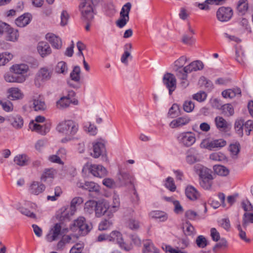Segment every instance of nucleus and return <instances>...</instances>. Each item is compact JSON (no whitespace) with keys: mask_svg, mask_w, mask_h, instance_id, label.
<instances>
[{"mask_svg":"<svg viewBox=\"0 0 253 253\" xmlns=\"http://www.w3.org/2000/svg\"><path fill=\"white\" fill-rule=\"evenodd\" d=\"M204 67L203 63L200 60H196L192 62L187 66L182 69H179L176 73L177 80L180 86L185 88L189 85L187 80V74L193 71L202 70Z\"/></svg>","mask_w":253,"mask_h":253,"instance_id":"nucleus-1","label":"nucleus"},{"mask_svg":"<svg viewBox=\"0 0 253 253\" xmlns=\"http://www.w3.org/2000/svg\"><path fill=\"white\" fill-rule=\"evenodd\" d=\"M91 225H88L84 217H80L75 220L74 224L71 227V230L73 231L78 232L74 235H65L62 237L66 244L72 243L74 241L73 238H77L79 235H84L86 234L91 229Z\"/></svg>","mask_w":253,"mask_h":253,"instance_id":"nucleus-2","label":"nucleus"},{"mask_svg":"<svg viewBox=\"0 0 253 253\" xmlns=\"http://www.w3.org/2000/svg\"><path fill=\"white\" fill-rule=\"evenodd\" d=\"M56 129L59 132L65 135L62 139L61 142L66 143L73 139L79 130V125L72 120H65L59 123Z\"/></svg>","mask_w":253,"mask_h":253,"instance_id":"nucleus-3","label":"nucleus"},{"mask_svg":"<svg viewBox=\"0 0 253 253\" xmlns=\"http://www.w3.org/2000/svg\"><path fill=\"white\" fill-rule=\"evenodd\" d=\"M84 201L82 198L77 197L74 198L70 204V208L63 207L61 209L60 217L63 219H69L74 214L77 210V207L81 205Z\"/></svg>","mask_w":253,"mask_h":253,"instance_id":"nucleus-4","label":"nucleus"},{"mask_svg":"<svg viewBox=\"0 0 253 253\" xmlns=\"http://www.w3.org/2000/svg\"><path fill=\"white\" fill-rule=\"evenodd\" d=\"M117 177L118 182L122 186L130 185L131 188H134L136 185L135 177L127 172L120 171Z\"/></svg>","mask_w":253,"mask_h":253,"instance_id":"nucleus-5","label":"nucleus"},{"mask_svg":"<svg viewBox=\"0 0 253 253\" xmlns=\"http://www.w3.org/2000/svg\"><path fill=\"white\" fill-rule=\"evenodd\" d=\"M131 7L130 2L126 3L122 7L120 12V18L116 22L117 26L119 28L124 27L129 21V13Z\"/></svg>","mask_w":253,"mask_h":253,"instance_id":"nucleus-6","label":"nucleus"},{"mask_svg":"<svg viewBox=\"0 0 253 253\" xmlns=\"http://www.w3.org/2000/svg\"><path fill=\"white\" fill-rule=\"evenodd\" d=\"M109 241L117 242L120 247L126 251H129L132 249L131 245H127L124 242L122 234L118 231H113L108 235Z\"/></svg>","mask_w":253,"mask_h":253,"instance_id":"nucleus-7","label":"nucleus"},{"mask_svg":"<svg viewBox=\"0 0 253 253\" xmlns=\"http://www.w3.org/2000/svg\"><path fill=\"white\" fill-rule=\"evenodd\" d=\"M53 75L52 70L47 67H43L41 68L36 74V82H40L42 83H44L49 81Z\"/></svg>","mask_w":253,"mask_h":253,"instance_id":"nucleus-8","label":"nucleus"},{"mask_svg":"<svg viewBox=\"0 0 253 253\" xmlns=\"http://www.w3.org/2000/svg\"><path fill=\"white\" fill-rule=\"evenodd\" d=\"M177 139L180 143L187 147L192 146L196 141L195 134L190 131L179 134Z\"/></svg>","mask_w":253,"mask_h":253,"instance_id":"nucleus-9","label":"nucleus"},{"mask_svg":"<svg viewBox=\"0 0 253 253\" xmlns=\"http://www.w3.org/2000/svg\"><path fill=\"white\" fill-rule=\"evenodd\" d=\"M201 156L199 151L195 148L192 147L188 149L185 153V161L189 165L200 162Z\"/></svg>","mask_w":253,"mask_h":253,"instance_id":"nucleus-10","label":"nucleus"},{"mask_svg":"<svg viewBox=\"0 0 253 253\" xmlns=\"http://www.w3.org/2000/svg\"><path fill=\"white\" fill-rule=\"evenodd\" d=\"M233 14V10L230 7L222 6L217 10L216 17L219 21L227 22L232 18Z\"/></svg>","mask_w":253,"mask_h":253,"instance_id":"nucleus-11","label":"nucleus"},{"mask_svg":"<svg viewBox=\"0 0 253 253\" xmlns=\"http://www.w3.org/2000/svg\"><path fill=\"white\" fill-rule=\"evenodd\" d=\"M80 9L83 18L90 21L93 18V9L89 2L85 1L80 5Z\"/></svg>","mask_w":253,"mask_h":253,"instance_id":"nucleus-12","label":"nucleus"},{"mask_svg":"<svg viewBox=\"0 0 253 253\" xmlns=\"http://www.w3.org/2000/svg\"><path fill=\"white\" fill-rule=\"evenodd\" d=\"M61 226L60 223H56L50 229L46 236V240L49 242L55 241L58 239L61 233Z\"/></svg>","mask_w":253,"mask_h":253,"instance_id":"nucleus-13","label":"nucleus"},{"mask_svg":"<svg viewBox=\"0 0 253 253\" xmlns=\"http://www.w3.org/2000/svg\"><path fill=\"white\" fill-rule=\"evenodd\" d=\"M89 171L94 176L102 178L108 174L106 169L101 165H92L89 168Z\"/></svg>","mask_w":253,"mask_h":253,"instance_id":"nucleus-14","label":"nucleus"},{"mask_svg":"<svg viewBox=\"0 0 253 253\" xmlns=\"http://www.w3.org/2000/svg\"><path fill=\"white\" fill-rule=\"evenodd\" d=\"M45 189V185L39 181H34L31 182L29 187V192L30 194L38 195L42 193Z\"/></svg>","mask_w":253,"mask_h":253,"instance_id":"nucleus-15","label":"nucleus"},{"mask_svg":"<svg viewBox=\"0 0 253 253\" xmlns=\"http://www.w3.org/2000/svg\"><path fill=\"white\" fill-rule=\"evenodd\" d=\"M105 151L104 144L99 141H94L92 143V152L91 155L94 158H98Z\"/></svg>","mask_w":253,"mask_h":253,"instance_id":"nucleus-16","label":"nucleus"},{"mask_svg":"<svg viewBox=\"0 0 253 253\" xmlns=\"http://www.w3.org/2000/svg\"><path fill=\"white\" fill-rule=\"evenodd\" d=\"M163 82L169 89V94L171 95L174 90V75L169 73H166L163 78Z\"/></svg>","mask_w":253,"mask_h":253,"instance_id":"nucleus-17","label":"nucleus"},{"mask_svg":"<svg viewBox=\"0 0 253 253\" xmlns=\"http://www.w3.org/2000/svg\"><path fill=\"white\" fill-rule=\"evenodd\" d=\"M214 121L216 128L220 131L226 132L230 127V124L222 117L216 116Z\"/></svg>","mask_w":253,"mask_h":253,"instance_id":"nucleus-18","label":"nucleus"},{"mask_svg":"<svg viewBox=\"0 0 253 253\" xmlns=\"http://www.w3.org/2000/svg\"><path fill=\"white\" fill-rule=\"evenodd\" d=\"M194 170L195 173L199 175L200 179L209 178L210 175H211V170L201 164L196 165L194 167Z\"/></svg>","mask_w":253,"mask_h":253,"instance_id":"nucleus-19","label":"nucleus"},{"mask_svg":"<svg viewBox=\"0 0 253 253\" xmlns=\"http://www.w3.org/2000/svg\"><path fill=\"white\" fill-rule=\"evenodd\" d=\"M10 125L15 129H21L24 125L22 117L19 115H11L8 118Z\"/></svg>","mask_w":253,"mask_h":253,"instance_id":"nucleus-20","label":"nucleus"},{"mask_svg":"<svg viewBox=\"0 0 253 253\" xmlns=\"http://www.w3.org/2000/svg\"><path fill=\"white\" fill-rule=\"evenodd\" d=\"M72 103L74 105H77L78 104V100H74L72 101L68 95L67 96H63L57 101L56 106L57 107L60 109H63L68 107L70 104Z\"/></svg>","mask_w":253,"mask_h":253,"instance_id":"nucleus-21","label":"nucleus"},{"mask_svg":"<svg viewBox=\"0 0 253 253\" xmlns=\"http://www.w3.org/2000/svg\"><path fill=\"white\" fill-rule=\"evenodd\" d=\"M46 39L50 43L53 47L59 49L62 46L61 39L53 33H47L45 36Z\"/></svg>","mask_w":253,"mask_h":253,"instance_id":"nucleus-22","label":"nucleus"},{"mask_svg":"<svg viewBox=\"0 0 253 253\" xmlns=\"http://www.w3.org/2000/svg\"><path fill=\"white\" fill-rule=\"evenodd\" d=\"M77 185L78 187L87 190L89 192H98L99 191V185L91 181H85L84 183L78 182Z\"/></svg>","mask_w":253,"mask_h":253,"instance_id":"nucleus-23","label":"nucleus"},{"mask_svg":"<svg viewBox=\"0 0 253 253\" xmlns=\"http://www.w3.org/2000/svg\"><path fill=\"white\" fill-rule=\"evenodd\" d=\"M226 145V141L222 139H214L207 143L205 147L210 150L220 148Z\"/></svg>","mask_w":253,"mask_h":253,"instance_id":"nucleus-24","label":"nucleus"},{"mask_svg":"<svg viewBox=\"0 0 253 253\" xmlns=\"http://www.w3.org/2000/svg\"><path fill=\"white\" fill-rule=\"evenodd\" d=\"M108 210L110 211V207L108 203L106 202H97L95 211L97 217H100L103 215L107 212Z\"/></svg>","mask_w":253,"mask_h":253,"instance_id":"nucleus-25","label":"nucleus"},{"mask_svg":"<svg viewBox=\"0 0 253 253\" xmlns=\"http://www.w3.org/2000/svg\"><path fill=\"white\" fill-rule=\"evenodd\" d=\"M25 75H17L15 74L13 75L7 73L4 75V79L5 81L8 83H23L26 80Z\"/></svg>","mask_w":253,"mask_h":253,"instance_id":"nucleus-26","label":"nucleus"},{"mask_svg":"<svg viewBox=\"0 0 253 253\" xmlns=\"http://www.w3.org/2000/svg\"><path fill=\"white\" fill-rule=\"evenodd\" d=\"M37 49L38 52L42 57H44L50 54L51 52V49L49 44L44 42H39L37 46Z\"/></svg>","mask_w":253,"mask_h":253,"instance_id":"nucleus-27","label":"nucleus"},{"mask_svg":"<svg viewBox=\"0 0 253 253\" xmlns=\"http://www.w3.org/2000/svg\"><path fill=\"white\" fill-rule=\"evenodd\" d=\"M29 70V67L25 64H15L10 68V71L17 75H25Z\"/></svg>","mask_w":253,"mask_h":253,"instance_id":"nucleus-28","label":"nucleus"},{"mask_svg":"<svg viewBox=\"0 0 253 253\" xmlns=\"http://www.w3.org/2000/svg\"><path fill=\"white\" fill-rule=\"evenodd\" d=\"M33 108L35 111H43L46 109V105L42 97L39 95L33 99Z\"/></svg>","mask_w":253,"mask_h":253,"instance_id":"nucleus-29","label":"nucleus"},{"mask_svg":"<svg viewBox=\"0 0 253 253\" xmlns=\"http://www.w3.org/2000/svg\"><path fill=\"white\" fill-rule=\"evenodd\" d=\"M185 194L188 199L191 200H196L200 196L197 189L192 186H188L185 189Z\"/></svg>","mask_w":253,"mask_h":253,"instance_id":"nucleus-30","label":"nucleus"},{"mask_svg":"<svg viewBox=\"0 0 253 253\" xmlns=\"http://www.w3.org/2000/svg\"><path fill=\"white\" fill-rule=\"evenodd\" d=\"M143 253H149L153 252L154 253H159V250L155 248L150 240H146L144 242L143 248L142 250Z\"/></svg>","mask_w":253,"mask_h":253,"instance_id":"nucleus-31","label":"nucleus"},{"mask_svg":"<svg viewBox=\"0 0 253 253\" xmlns=\"http://www.w3.org/2000/svg\"><path fill=\"white\" fill-rule=\"evenodd\" d=\"M31 15L29 14H24L15 20V24L20 27H23L27 25L30 22Z\"/></svg>","mask_w":253,"mask_h":253,"instance_id":"nucleus-32","label":"nucleus"},{"mask_svg":"<svg viewBox=\"0 0 253 253\" xmlns=\"http://www.w3.org/2000/svg\"><path fill=\"white\" fill-rule=\"evenodd\" d=\"M56 174V170L52 168L45 169L41 177V179L42 181L45 182L48 179H53Z\"/></svg>","mask_w":253,"mask_h":253,"instance_id":"nucleus-33","label":"nucleus"},{"mask_svg":"<svg viewBox=\"0 0 253 253\" xmlns=\"http://www.w3.org/2000/svg\"><path fill=\"white\" fill-rule=\"evenodd\" d=\"M241 93V89L239 88H234L233 89H228L222 92V95L224 98H233L238 95Z\"/></svg>","mask_w":253,"mask_h":253,"instance_id":"nucleus-34","label":"nucleus"},{"mask_svg":"<svg viewBox=\"0 0 253 253\" xmlns=\"http://www.w3.org/2000/svg\"><path fill=\"white\" fill-rule=\"evenodd\" d=\"M29 161V158L25 154L18 155L14 159V163L20 166H27Z\"/></svg>","mask_w":253,"mask_h":253,"instance_id":"nucleus-35","label":"nucleus"},{"mask_svg":"<svg viewBox=\"0 0 253 253\" xmlns=\"http://www.w3.org/2000/svg\"><path fill=\"white\" fill-rule=\"evenodd\" d=\"M8 93L9 98L12 100L19 99L23 97V94L21 90L18 88L11 87L8 89Z\"/></svg>","mask_w":253,"mask_h":253,"instance_id":"nucleus-36","label":"nucleus"},{"mask_svg":"<svg viewBox=\"0 0 253 253\" xmlns=\"http://www.w3.org/2000/svg\"><path fill=\"white\" fill-rule=\"evenodd\" d=\"M19 36L18 31L11 27L5 35V40L7 41L15 42L17 41Z\"/></svg>","mask_w":253,"mask_h":253,"instance_id":"nucleus-37","label":"nucleus"},{"mask_svg":"<svg viewBox=\"0 0 253 253\" xmlns=\"http://www.w3.org/2000/svg\"><path fill=\"white\" fill-rule=\"evenodd\" d=\"M198 84L202 87H204L207 90H211L213 88L212 83L206 77L202 76L198 81Z\"/></svg>","mask_w":253,"mask_h":253,"instance_id":"nucleus-38","label":"nucleus"},{"mask_svg":"<svg viewBox=\"0 0 253 253\" xmlns=\"http://www.w3.org/2000/svg\"><path fill=\"white\" fill-rule=\"evenodd\" d=\"M151 218L158 219L160 221H164L168 218V216L164 211H154L149 214Z\"/></svg>","mask_w":253,"mask_h":253,"instance_id":"nucleus-39","label":"nucleus"},{"mask_svg":"<svg viewBox=\"0 0 253 253\" xmlns=\"http://www.w3.org/2000/svg\"><path fill=\"white\" fill-rule=\"evenodd\" d=\"M210 160L214 161L221 162L223 163L227 161V158L226 155L222 152H216L210 155Z\"/></svg>","mask_w":253,"mask_h":253,"instance_id":"nucleus-40","label":"nucleus"},{"mask_svg":"<svg viewBox=\"0 0 253 253\" xmlns=\"http://www.w3.org/2000/svg\"><path fill=\"white\" fill-rule=\"evenodd\" d=\"M248 0H239L238 2L237 9L239 14L243 15L248 10Z\"/></svg>","mask_w":253,"mask_h":253,"instance_id":"nucleus-41","label":"nucleus"},{"mask_svg":"<svg viewBox=\"0 0 253 253\" xmlns=\"http://www.w3.org/2000/svg\"><path fill=\"white\" fill-rule=\"evenodd\" d=\"M183 232L186 236H193L196 234L194 227L188 221L184 225Z\"/></svg>","mask_w":253,"mask_h":253,"instance_id":"nucleus-42","label":"nucleus"},{"mask_svg":"<svg viewBox=\"0 0 253 253\" xmlns=\"http://www.w3.org/2000/svg\"><path fill=\"white\" fill-rule=\"evenodd\" d=\"M67 64L64 61H60L55 67V72L57 74L66 75L68 73Z\"/></svg>","mask_w":253,"mask_h":253,"instance_id":"nucleus-43","label":"nucleus"},{"mask_svg":"<svg viewBox=\"0 0 253 253\" xmlns=\"http://www.w3.org/2000/svg\"><path fill=\"white\" fill-rule=\"evenodd\" d=\"M120 207V197L118 195L114 193L113 196V203L109 206L110 211L114 213L117 211Z\"/></svg>","mask_w":253,"mask_h":253,"instance_id":"nucleus-44","label":"nucleus"},{"mask_svg":"<svg viewBox=\"0 0 253 253\" xmlns=\"http://www.w3.org/2000/svg\"><path fill=\"white\" fill-rule=\"evenodd\" d=\"M253 223V213L246 212L243 217V227L244 229L247 230L249 223Z\"/></svg>","mask_w":253,"mask_h":253,"instance_id":"nucleus-45","label":"nucleus"},{"mask_svg":"<svg viewBox=\"0 0 253 253\" xmlns=\"http://www.w3.org/2000/svg\"><path fill=\"white\" fill-rule=\"evenodd\" d=\"M244 124L245 122L243 119H238L235 122L234 128L236 132L241 137L243 136L244 134L243 127Z\"/></svg>","mask_w":253,"mask_h":253,"instance_id":"nucleus-46","label":"nucleus"},{"mask_svg":"<svg viewBox=\"0 0 253 253\" xmlns=\"http://www.w3.org/2000/svg\"><path fill=\"white\" fill-rule=\"evenodd\" d=\"M213 169L214 172L220 176H226L229 172L228 169L221 165H215Z\"/></svg>","mask_w":253,"mask_h":253,"instance_id":"nucleus-47","label":"nucleus"},{"mask_svg":"<svg viewBox=\"0 0 253 253\" xmlns=\"http://www.w3.org/2000/svg\"><path fill=\"white\" fill-rule=\"evenodd\" d=\"M212 175H210L209 178H202L200 179V184L205 189H210L212 185Z\"/></svg>","mask_w":253,"mask_h":253,"instance_id":"nucleus-48","label":"nucleus"},{"mask_svg":"<svg viewBox=\"0 0 253 253\" xmlns=\"http://www.w3.org/2000/svg\"><path fill=\"white\" fill-rule=\"evenodd\" d=\"M13 58V55L8 52L0 53V66H4Z\"/></svg>","mask_w":253,"mask_h":253,"instance_id":"nucleus-49","label":"nucleus"},{"mask_svg":"<svg viewBox=\"0 0 253 253\" xmlns=\"http://www.w3.org/2000/svg\"><path fill=\"white\" fill-rule=\"evenodd\" d=\"M228 248V243L225 238H221L219 242L213 247V251L216 252L220 249L225 250Z\"/></svg>","mask_w":253,"mask_h":253,"instance_id":"nucleus-50","label":"nucleus"},{"mask_svg":"<svg viewBox=\"0 0 253 253\" xmlns=\"http://www.w3.org/2000/svg\"><path fill=\"white\" fill-rule=\"evenodd\" d=\"M81 69L79 66H75L73 71L70 73V78L71 80L76 82H79L80 81Z\"/></svg>","mask_w":253,"mask_h":253,"instance_id":"nucleus-51","label":"nucleus"},{"mask_svg":"<svg viewBox=\"0 0 253 253\" xmlns=\"http://www.w3.org/2000/svg\"><path fill=\"white\" fill-rule=\"evenodd\" d=\"M127 227L131 230H137L140 227V222L138 220L135 218H130L127 222Z\"/></svg>","mask_w":253,"mask_h":253,"instance_id":"nucleus-52","label":"nucleus"},{"mask_svg":"<svg viewBox=\"0 0 253 253\" xmlns=\"http://www.w3.org/2000/svg\"><path fill=\"white\" fill-rule=\"evenodd\" d=\"M189 246V240L187 237L179 238L175 248L185 249Z\"/></svg>","mask_w":253,"mask_h":253,"instance_id":"nucleus-53","label":"nucleus"},{"mask_svg":"<svg viewBox=\"0 0 253 253\" xmlns=\"http://www.w3.org/2000/svg\"><path fill=\"white\" fill-rule=\"evenodd\" d=\"M221 110L222 113L227 116H231L234 113V108L231 104L223 105Z\"/></svg>","mask_w":253,"mask_h":253,"instance_id":"nucleus-54","label":"nucleus"},{"mask_svg":"<svg viewBox=\"0 0 253 253\" xmlns=\"http://www.w3.org/2000/svg\"><path fill=\"white\" fill-rule=\"evenodd\" d=\"M207 94L204 91H200L192 95V98L199 102H204L207 98Z\"/></svg>","mask_w":253,"mask_h":253,"instance_id":"nucleus-55","label":"nucleus"},{"mask_svg":"<svg viewBox=\"0 0 253 253\" xmlns=\"http://www.w3.org/2000/svg\"><path fill=\"white\" fill-rule=\"evenodd\" d=\"M185 217L190 220H196L199 219L198 213L192 210H188L185 212Z\"/></svg>","mask_w":253,"mask_h":253,"instance_id":"nucleus-56","label":"nucleus"},{"mask_svg":"<svg viewBox=\"0 0 253 253\" xmlns=\"http://www.w3.org/2000/svg\"><path fill=\"white\" fill-rule=\"evenodd\" d=\"M97 202L93 200H89L86 202L84 205V210L88 213H91L95 210Z\"/></svg>","mask_w":253,"mask_h":253,"instance_id":"nucleus-57","label":"nucleus"},{"mask_svg":"<svg viewBox=\"0 0 253 253\" xmlns=\"http://www.w3.org/2000/svg\"><path fill=\"white\" fill-rule=\"evenodd\" d=\"M190 119L188 117H182L175 120V127H179L189 123Z\"/></svg>","mask_w":253,"mask_h":253,"instance_id":"nucleus-58","label":"nucleus"},{"mask_svg":"<svg viewBox=\"0 0 253 253\" xmlns=\"http://www.w3.org/2000/svg\"><path fill=\"white\" fill-rule=\"evenodd\" d=\"M113 222L111 220L104 219L100 222L98 226V229L100 231L106 230L112 226Z\"/></svg>","mask_w":253,"mask_h":253,"instance_id":"nucleus-59","label":"nucleus"},{"mask_svg":"<svg viewBox=\"0 0 253 253\" xmlns=\"http://www.w3.org/2000/svg\"><path fill=\"white\" fill-rule=\"evenodd\" d=\"M210 103L212 108L218 110H221L223 106L221 101L217 98H211Z\"/></svg>","mask_w":253,"mask_h":253,"instance_id":"nucleus-60","label":"nucleus"},{"mask_svg":"<svg viewBox=\"0 0 253 253\" xmlns=\"http://www.w3.org/2000/svg\"><path fill=\"white\" fill-rule=\"evenodd\" d=\"M245 130L246 134L249 135L251 131L253 130V121L252 120H248L245 122L243 130Z\"/></svg>","mask_w":253,"mask_h":253,"instance_id":"nucleus-61","label":"nucleus"},{"mask_svg":"<svg viewBox=\"0 0 253 253\" xmlns=\"http://www.w3.org/2000/svg\"><path fill=\"white\" fill-rule=\"evenodd\" d=\"M196 243L198 247L201 248H204L207 245V241L203 235H199L197 237Z\"/></svg>","mask_w":253,"mask_h":253,"instance_id":"nucleus-62","label":"nucleus"},{"mask_svg":"<svg viewBox=\"0 0 253 253\" xmlns=\"http://www.w3.org/2000/svg\"><path fill=\"white\" fill-rule=\"evenodd\" d=\"M194 103L190 100L185 101L183 105V110L187 113L192 112L194 110Z\"/></svg>","mask_w":253,"mask_h":253,"instance_id":"nucleus-63","label":"nucleus"},{"mask_svg":"<svg viewBox=\"0 0 253 253\" xmlns=\"http://www.w3.org/2000/svg\"><path fill=\"white\" fill-rule=\"evenodd\" d=\"M84 248V246L83 244H76L71 249L70 253H83Z\"/></svg>","mask_w":253,"mask_h":253,"instance_id":"nucleus-64","label":"nucleus"}]
</instances>
